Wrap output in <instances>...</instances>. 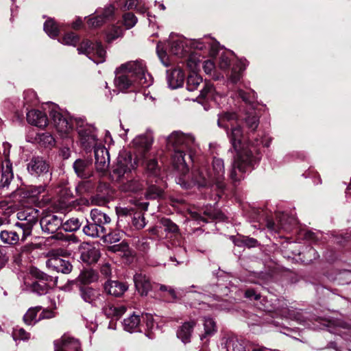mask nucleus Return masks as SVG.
I'll return each instance as SVG.
<instances>
[{"label": "nucleus", "instance_id": "f257e3e1", "mask_svg": "<svg viewBox=\"0 0 351 351\" xmlns=\"http://www.w3.org/2000/svg\"><path fill=\"white\" fill-rule=\"evenodd\" d=\"M218 117V126L226 130L230 141L237 152L230 174V178L237 182L242 178L243 173L254 168L261 159V146L268 147L271 140L261 135L250 136L245 139L239 125V117L234 112H223Z\"/></svg>", "mask_w": 351, "mask_h": 351}, {"label": "nucleus", "instance_id": "f03ea898", "mask_svg": "<svg viewBox=\"0 0 351 351\" xmlns=\"http://www.w3.org/2000/svg\"><path fill=\"white\" fill-rule=\"evenodd\" d=\"M49 116L57 132L62 138L69 137L75 125L80 143L86 152L97 147V130L93 125L86 123L84 118H73L67 114H62L60 108L53 104L49 111Z\"/></svg>", "mask_w": 351, "mask_h": 351}, {"label": "nucleus", "instance_id": "7ed1b4c3", "mask_svg": "<svg viewBox=\"0 0 351 351\" xmlns=\"http://www.w3.org/2000/svg\"><path fill=\"white\" fill-rule=\"evenodd\" d=\"M114 84L119 91L134 90L139 87H148L152 77L147 73L143 60L130 61L121 64L115 71Z\"/></svg>", "mask_w": 351, "mask_h": 351}, {"label": "nucleus", "instance_id": "20e7f679", "mask_svg": "<svg viewBox=\"0 0 351 351\" xmlns=\"http://www.w3.org/2000/svg\"><path fill=\"white\" fill-rule=\"evenodd\" d=\"M167 146L173 150L172 164L173 167L183 175L189 170L185 159L184 150L189 152V158L192 159L193 155L199 149L198 143L191 134H184L180 131L173 132L167 138Z\"/></svg>", "mask_w": 351, "mask_h": 351}, {"label": "nucleus", "instance_id": "39448f33", "mask_svg": "<svg viewBox=\"0 0 351 351\" xmlns=\"http://www.w3.org/2000/svg\"><path fill=\"white\" fill-rule=\"evenodd\" d=\"M224 162L221 158L214 157L212 162V171L206 165L195 166L191 171V183L198 188H208L214 184L219 189L225 186Z\"/></svg>", "mask_w": 351, "mask_h": 351}, {"label": "nucleus", "instance_id": "423d86ee", "mask_svg": "<svg viewBox=\"0 0 351 351\" xmlns=\"http://www.w3.org/2000/svg\"><path fill=\"white\" fill-rule=\"evenodd\" d=\"M234 53L230 51H222L218 60V68L225 73L228 80L232 84L237 83L248 65L246 59H239L233 63Z\"/></svg>", "mask_w": 351, "mask_h": 351}, {"label": "nucleus", "instance_id": "0eeeda50", "mask_svg": "<svg viewBox=\"0 0 351 351\" xmlns=\"http://www.w3.org/2000/svg\"><path fill=\"white\" fill-rule=\"evenodd\" d=\"M77 51L80 54H85L96 64L105 62L106 51L101 42L85 39L77 47Z\"/></svg>", "mask_w": 351, "mask_h": 351}, {"label": "nucleus", "instance_id": "6e6552de", "mask_svg": "<svg viewBox=\"0 0 351 351\" xmlns=\"http://www.w3.org/2000/svg\"><path fill=\"white\" fill-rule=\"evenodd\" d=\"M136 168L135 161L132 162V155L127 152H121L118 157L116 165L113 169V175L116 176L117 181H121L125 178H129V173Z\"/></svg>", "mask_w": 351, "mask_h": 351}, {"label": "nucleus", "instance_id": "1a4fd4ad", "mask_svg": "<svg viewBox=\"0 0 351 351\" xmlns=\"http://www.w3.org/2000/svg\"><path fill=\"white\" fill-rule=\"evenodd\" d=\"M3 146L4 148L3 155L5 156V162L2 164L1 170L0 171V190L1 193L9 189V186L14 178L12 165L8 159L10 145L7 143H4Z\"/></svg>", "mask_w": 351, "mask_h": 351}, {"label": "nucleus", "instance_id": "9d476101", "mask_svg": "<svg viewBox=\"0 0 351 351\" xmlns=\"http://www.w3.org/2000/svg\"><path fill=\"white\" fill-rule=\"evenodd\" d=\"M36 213L34 210H32L31 213L24 210L17 213V217L21 221L16 223V226L23 232L22 241L25 240L32 234V228L38 221Z\"/></svg>", "mask_w": 351, "mask_h": 351}, {"label": "nucleus", "instance_id": "9b49d317", "mask_svg": "<svg viewBox=\"0 0 351 351\" xmlns=\"http://www.w3.org/2000/svg\"><path fill=\"white\" fill-rule=\"evenodd\" d=\"M265 305V311L274 312L277 315L287 318H295L293 311L289 308L287 301L284 298H271Z\"/></svg>", "mask_w": 351, "mask_h": 351}, {"label": "nucleus", "instance_id": "f8f14e48", "mask_svg": "<svg viewBox=\"0 0 351 351\" xmlns=\"http://www.w3.org/2000/svg\"><path fill=\"white\" fill-rule=\"evenodd\" d=\"M81 298L93 306H102L104 302V296L97 289L90 287H81L80 288Z\"/></svg>", "mask_w": 351, "mask_h": 351}, {"label": "nucleus", "instance_id": "ddd939ff", "mask_svg": "<svg viewBox=\"0 0 351 351\" xmlns=\"http://www.w3.org/2000/svg\"><path fill=\"white\" fill-rule=\"evenodd\" d=\"M95 168L98 173L105 174L110 166V155L104 146H97L94 148Z\"/></svg>", "mask_w": 351, "mask_h": 351}, {"label": "nucleus", "instance_id": "4468645a", "mask_svg": "<svg viewBox=\"0 0 351 351\" xmlns=\"http://www.w3.org/2000/svg\"><path fill=\"white\" fill-rule=\"evenodd\" d=\"M114 12V7L111 4L106 6L101 11L97 10L96 15L88 18L87 21L88 26L94 28L101 26L113 18Z\"/></svg>", "mask_w": 351, "mask_h": 351}, {"label": "nucleus", "instance_id": "2eb2a0df", "mask_svg": "<svg viewBox=\"0 0 351 351\" xmlns=\"http://www.w3.org/2000/svg\"><path fill=\"white\" fill-rule=\"evenodd\" d=\"M191 45L193 48L204 51L210 56H216L220 47L219 42L210 37L194 40Z\"/></svg>", "mask_w": 351, "mask_h": 351}, {"label": "nucleus", "instance_id": "dca6fc26", "mask_svg": "<svg viewBox=\"0 0 351 351\" xmlns=\"http://www.w3.org/2000/svg\"><path fill=\"white\" fill-rule=\"evenodd\" d=\"M221 95L216 92L213 85L210 82H205L203 88L200 90L197 100L200 104L204 106V108L207 110L209 107L207 106L208 101H214L217 103L218 99L221 98Z\"/></svg>", "mask_w": 351, "mask_h": 351}, {"label": "nucleus", "instance_id": "f3484780", "mask_svg": "<svg viewBox=\"0 0 351 351\" xmlns=\"http://www.w3.org/2000/svg\"><path fill=\"white\" fill-rule=\"evenodd\" d=\"M49 166L42 157H33L28 162L27 169L33 176L40 177L47 175Z\"/></svg>", "mask_w": 351, "mask_h": 351}, {"label": "nucleus", "instance_id": "a211bd4d", "mask_svg": "<svg viewBox=\"0 0 351 351\" xmlns=\"http://www.w3.org/2000/svg\"><path fill=\"white\" fill-rule=\"evenodd\" d=\"M40 224L43 232L53 234L62 228V218L58 215H46L40 219Z\"/></svg>", "mask_w": 351, "mask_h": 351}, {"label": "nucleus", "instance_id": "6ab92c4d", "mask_svg": "<svg viewBox=\"0 0 351 351\" xmlns=\"http://www.w3.org/2000/svg\"><path fill=\"white\" fill-rule=\"evenodd\" d=\"M80 250V259L88 265L97 263L100 257L99 250L89 243H84Z\"/></svg>", "mask_w": 351, "mask_h": 351}, {"label": "nucleus", "instance_id": "aec40b11", "mask_svg": "<svg viewBox=\"0 0 351 351\" xmlns=\"http://www.w3.org/2000/svg\"><path fill=\"white\" fill-rule=\"evenodd\" d=\"M160 223L164 227L165 231L173 234V239L169 241L173 246L180 247L182 243V239L179 232L178 226L168 218H162Z\"/></svg>", "mask_w": 351, "mask_h": 351}, {"label": "nucleus", "instance_id": "412c9836", "mask_svg": "<svg viewBox=\"0 0 351 351\" xmlns=\"http://www.w3.org/2000/svg\"><path fill=\"white\" fill-rule=\"evenodd\" d=\"M47 266L53 271L69 274L72 270L71 264L60 257H52L47 261Z\"/></svg>", "mask_w": 351, "mask_h": 351}, {"label": "nucleus", "instance_id": "4be33fe9", "mask_svg": "<svg viewBox=\"0 0 351 351\" xmlns=\"http://www.w3.org/2000/svg\"><path fill=\"white\" fill-rule=\"evenodd\" d=\"M55 351H81V344L77 339L70 337H62L56 343Z\"/></svg>", "mask_w": 351, "mask_h": 351}, {"label": "nucleus", "instance_id": "5701e85b", "mask_svg": "<svg viewBox=\"0 0 351 351\" xmlns=\"http://www.w3.org/2000/svg\"><path fill=\"white\" fill-rule=\"evenodd\" d=\"M92 162L87 159H77L73 165L76 175L81 178L87 179L90 177L91 171L90 167Z\"/></svg>", "mask_w": 351, "mask_h": 351}, {"label": "nucleus", "instance_id": "b1692460", "mask_svg": "<svg viewBox=\"0 0 351 351\" xmlns=\"http://www.w3.org/2000/svg\"><path fill=\"white\" fill-rule=\"evenodd\" d=\"M168 44L170 52L176 56H182L184 51L185 39L180 36L171 33L169 36Z\"/></svg>", "mask_w": 351, "mask_h": 351}, {"label": "nucleus", "instance_id": "393cba45", "mask_svg": "<svg viewBox=\"0 0 351 351\" xmlns=\"http://www.w3.org/2000/svg\"><path fill=\"white\" fill-rule=\"evenodd\" d=\"M196 326L195 320L185 322L180 326L177 330V337L184 344L191 341V338L193 332V328Z\"/></svg>", "mask_w": 351, "mask_h": 351}, {"label": "nucleus", "instance_id": "a878e982", "mask_svg": "<svg viewBox=\"0 0 351 351\" xmlns=\"http://www.w3.org/2000/svg\"><path fill=\"white\" fill-rule=\"evenodd\" d=\"M134 282L136 290L141 295H147L152 289L149 278L143 273H137L134 276Z\"/></svg>", "mask_w": 351, "mask_h": 351}, {"label": "nucleus", "instance_id": "bb28decb", "mask_svg": "<svg viewBox=\"0 0 351 351\" xmlns=\"http://www.w3.org/2000/svg\"><path fill=\"white\" fill-rule=\"evenodd\" d=\"M167 80L169 87L176 89L182 86L184 80V73L180 68H176L172 71H167Z\"/></svg>", "mask_w": 351, "mask_h": 351}, {"label": "nucleus", "instance_id": "cd10ccee", "mask_svg": "<svg viewBox=\"0 0 351 351\" xmlns=\"http://www.w3.org/2000/svg\"><path fill=\"white\" fill-rule=\"evenodd\" d=\"M27 121L29 123L39 128L45 127L48 123L46 114L37 110H32L27 112Z\"/></svg>", "mask_w": 351, "mask_h": 351}, {"label": "nucleus", "instance_id": "c85d7f7f", "mask_svg": "<svg viewBox=\"0 0 351 351\" xmlns=\"http://www.w3.org/2000/svg\"><path fill=\"white\" fill-rule=\"evenodd\" d=\"M104 289L107 293L119 297L128 290V286L117 280H110L105 283Z\"/></svg>", "mask_w": 351, "mask_h": 351}, {"label": "nucleus", "instance_id": "c756f323", "mask_svg": "<svg viewBox=\"0 0 351 351\" xmlns=\"http://www.w3.org/2000/svg\"><path fill=\"white\" fill-rule=\"evenodd\" d=\"M227 351H250L248 342L237 337H231L226 340Z\"/></svg>", "mask_w": 351, "mask_h": 351}, {"label": "nucleus", "instance_id": "7c9ffc66", "mask_svg": "<svg viewBox=\"0 0 351 351\" xmlns=\"http://www.w3.org/2000/svg\"><path fill=\"white\" fill-rule=\"evenodd\" d=\"M90 219L101 228H105L106 231L109 229L111 219L107 214L101 210L97 208L92 209L90 211Z\"/></svg>", "mask_w": 351, "mask_h": 351}, {"label": "nucleus", "instance_id": "2f4dec72", "mask_svg": "<svg viewBox=\"0 0 351 351\" xmlns=\"http://www.w3.org/2000/svg\"><path fill=\"white\" fill-rule=\"evenodd\" d=\"M83 232L87 236L93 238H104L107 234L105 228H101L99 225L93 221H87V224L83 228Z\"/></svg>", "mask_w": 351, "mask_h": 351}, {"label": "nucleus", "instance_id": "473e14b6", "mask_svg": "<svg viewBox=\"0 0 351 351\" xmlns=\"http://www.w3.org/2000/svg\"><path fill=\"white\" fill-rule=\"evenodd\" d=\"M279 220L278 223H276L271 219H267L266 222V226L267 228L271 232H278L280 230H284L285 231H289L291 229L289 222H288V218L287 215L282 214L280 217H278Z\"/></svg>", "mask_w": 351, "mask_h": 351}, {"label": "nucleus", "instance_id": "72a5a7b5", "mask_svg": "<svg viewBox=\"0 0 351 351\" xmlns=\"http://www.w3.org/2000/svg\"><path fill=\"white\" fill-rule=\"evenodd\" d=\"M141 319L138 315L132 313L125 318L122 322L123 329L128 332H135L139 330Z\"/></svg>", "mask_w": 351, "mask_h": 351}, {"label": "nucleus", "instance_id": "f704fd0d", "mask_svg": "<svg viewBox=\"0 0 351 351\" xmlns=\"http://www.w3.org/2000/svg\"><path fill=\"white\" fill-rule=\"evenodd\" d=\"M120 189L124 192H137L141 191L144 187V184L138 178L128 180L126 182L123 179L121 180Z\"/></svg>", "mask_w": 351, "mask_h": 351}, {"label": "nucleus", "instance_id": "c9c22d12", "mask_svg": "<svg viewBox=\"0 0 351 351\" xmlns=\"http://www.w3.org/2000/svg\"><path fill=\"white\" fill-rule=\"evenodd\" d=\"M119 5L124 10L135 9L140 14L147 12V8L141 5V0H119Z\"/></svg>", "mask_w": 351, "mask_h": 351}, {"label": "nucleus", "instance_id": "e433bc0d", "mask_svg": "<svg viewBox=\"0 0 351 351\" xmlns=\"http://www.w3.org/2000/svg\"><path fill=\"white\" fill-rule=\"evenodd\" d=\"M103 312L108 317L118 319L126 311V308L123 305H114L112 304H107L103 306Z\"/></svg>", "mask_w": 351, "mask_h": 351}, {"label": "nucleus", "instance_id": "4c0bfd02", "mask_svg": "<svg viewBox=\"0 0 351 351\" xmlns=\"http://www.w3.org/2000/svg\"><path fill=\"white\" fill-rule=\"evenodd\" d=\"M152 143L153 138L150 135H139L132 141V144L135 147L142 149L143 151L149 150Z\"/></svg>", "mask_w": 351, "mask_h": 351}, {"label": "nucleus", "instance_id": "58836bf2", "mask_svg": "<svg viewBox=\"0 0 351 351\" xmlns=\"http://www.w3.org/2000/svg\"><path fill=\"white\" fill-rule=\"evenodd\" d=\"M243 119L251 132H254L259 124V117L254 108L247 112Z\"/></svg>", "mask_w": 351, "mask_h": 351}, {"label": "nucleus", "instance_id": "ea45409f", "mask_svg": "<svg viewBox=\"0 0 351 351\" xmlns=\"http://www.w3.org/2000/svg\"><path fill=\"white\" fill-rule=\"evenodd\" d=\"M1 241L7 245H13L19 241V234L13 230H2L0 232Z\"/></svg>", "mask_w": 351, "mask_h": 351}, {"label": "nucleus", "instance_id": "a19ab883", "mask_svg": "<svg viewBox=\"0 0 351 351\" xmlns=\"http://www.w3.org/2000/svg\"><path fill=\"white\" fill-rule=\"evenodd\" d=\"M44 31L51 38H56L60 30V27L56 22L52 19H47L44 23Z\"/></svg>", "mask_w": 351, "mask_h": 351}, {"label": "nucleus", "instance_id": "79ce46f5", "mask_svg": "<svg viewBox=\"0 0 351 351\" xmlns=\"http://www.w3.org/2000/svg\"><path fill=\"white\" fill-rule=\"evenodd\" d=\"M40 306L32 307L28 309L23 316V321L27 325H34L40 319H37V314L40 311Z\"/></svg>", "mask_w": 351, "mask_h": 351}, {"label": "nucleus", "instance_id": "37998d69", "mask_svg": "<svg viewBox=\"0 0 351 351\" xmlns=\"http://www.w3.org/2000/svg\"><path fill=\"white\" fill-rule=\"evenodd\" d=\"M78 279L83 284H90L97 280L98 276L93 269H85L80 273Z\"/></svg>", "mask_w": 351, "mask_h": 351}, {"label": "nucleus", "instance_id": "c03bdc74", "mask_svg": "<svg viewBox=\"0 0 351 351\" xmlns=\"http://www.w3.org/2000/svg\"><path fill=\"white\" fill-rule=\"evenodd\" d=\"M204 334L200 336L202 340L208 336L213 335L217 330L216 323L214 319L210 317H205L204 318Z\"/></svg>", "mask_w": 351, "mask_h": 351}, {"label": "nucleus", "instance_id": "a18cd8bd", "mask_svg": "<svg viewBox=\"0 0 351 351\" xmlns=\"http://www.w3.org/2000/svg\"><path fill=\"white\" fill-rule=\"evenodd\" d=\"M95 188V183L90 180H84L80 182L75 186V191L79 195L90 193Z\"/></svg>", "mask_w": 351, "mask_h": 351}, {"label": "nucleus", "instance_id": "49530a36", "mask_svg": "<svg viewBox=\"0 0 351 351\" xmlns=\"http://www.w3.org/2000/svg\"><path fill=\"white\" fill-rule=\"evenodd\" d=\"M202 82V77L196 73H191L186 80V89L189 91L196 90Z\"/></svg>", "mask_w": 351, "mask_h": 351}, {"label": "nucleus", "instance_id": "de8ad7c7", "mask_svg": "<svg viewBox=\"0 0 351 351\" xmlns=\"http://www.w3.org/2000/svg\"><path fill=\"white\" fill-rule=\"evenodd\" d=\"M123 34V29L120 26L112 25L110 29L106 32V40L108 43H111L115 39L121 37Z\"/></svg>", "mask_w": 351, "mask_h": 351}, {"label": "nucleus", "instance_id": "09e8293b", "mask_svg": "<svg viewBox=\"0 0 351 351\" xmlns=\"http://www.w3.org/2000/svg\"><path fill=\"white\" fill-rule=\"evenodd\" d=\"M82 225V223L77 218H71L65 222L62 221V228L66 232H75Z\"/></svg>", "mask_w": 351, "mask_h": 351}, {"label": "nucleus", "instance_id": "8fccbe9b", "mask_svg": "<svg viewBox=\"0 0 351 351\" xmlns=\"http://www.w3.org/2000/svg\"><path fill=\"white\" fill-rule=\"evenodd\" d=\"M32 291L39 295H44L47 293L49 286L43 280H38L33 282L32 285Z\"/></svg>", "mask_w": 351, "mask_h": 351}, {"label": "nucleus", "instance_id": "3c124183", "mask_svg": "<svg viewBox=\"0 0 351 351\" xmlns=\"http://www.w3.org/2000/svg\"><path fill=\"white\" fill-rule=\"evenodd\" d=\"M237 94L247 104L252 105L256 99V93L253 90H250L249 92L246 93L241 89H238Z\"/></svg>", "mask_w": 351, "mask_h": 351}, {"label": "nucleus", "instance_id": "603ef678", "mask_svg": "<svg viewBox=\"0 0 351 351\" xmlns=\"http://www.w3.org/2000/svg\"><path fill=\"white\" fill-rule=\"evenodd\" d=\"M163 191L156 185H150L148 186L145 196L147 199H155L162 196Z\"/></svg>", "mask_w": 351, "mask_h": 351}, {"label": "nucleus", "instance_id": "864d4df0", "mask_svg": "<svg viewBox=\"0 0 351 351\" xmlns=\"http://www.w3.org/2000/svg\"><path fill=\"white\" fill-rule=\"evenodd\" d=\"M132 223L136 229H142L145 226L144 215L141 212L134 213L132 217Z\"/></svg>", "mask_w": 351, "mask_h": 351}, {"label": "nucleus", "instance_id": "5fc2aeb1", "mask_svg": "<svg viewBox=\"0 0 351 351\" xmlns=\"http://www.w3.org/2000/svg\"><path fill=\"white\" fill-rule=\"evenodd\" d=\"M136 16L132 12H127L123 15V25L127 29L133 27L137 23Z\"/></svg>", "mask_w": 351, "mask_h": 351}, {"label": "nucleus", "instance_id": "6e6d98bb", "mask_svg": "<svg viewBox=\"0 0 351 351\" xmlns=\"http://www.w3.org/2000/svg\"><path fill=\"white\" fill-rule=\"evenodd\" d=\"M39 143L45 147H53L55 145V138L49 132H45L39 134Z\"/></svg>", "mask_w": 351, "mask_h": 351}, {"label": "nucleus", "instance_id": "4d7b16f0", "mask_svg": "<svg viewBox=\"0 0 351 351\" xmlns=\"http://www.w3.org/2000/svg\"><path fill=\"white\" fill-rule=\"evenodd\" d=\"M202 60L197 57V54L194 53L189 56L187 60L186 65L191 70L192 73H196L201 66Z\"/></svg>", "mask_w": 351, "mask_h": 351}, {"label": "nucleus", "instance_id": "13d9d810", "mask_svg": "<svg viewBox=\"0 0 351 351\" xmlns=\"http://www.w3.org/2000/svg\"><path fill=\"white\" fill-rule=\"evenodd\" d=\"M80 40V38L73 32L66 34L62 40L61 43L66 45L75 46Z\"/></svg>", "mask_w": 351, "mask_h": 351}, {"label": "nucleus", "instance_id": "bf43d9fd", "mask_svg": "<svg viewBox=\"0 0 351 351\" xmlns=\"http://www.w3.org/2000/svg\"><path fill=\"white\" fill-rule=\"evenodd\" d=\"M202 67L206 74L211 75L216 80L219 79V77L215 75V64L212 60H208L204 61Z\"/></svg>", "mask_w": 351, "mask_h": 351}, {"label": "nucleus", "instance_id": "052dcab7", "mask_svg": "<svg viewBox=\"0 0 351 351\" xmlns=\"http://www.w3.org/2000/svg\"><path fill=\"white\" fill-rule=\"evenodd\" d=\"M14 340H28L30 338V334L27 332L23 328L16 327L12 332Z\"/></svg>", "mask_w": 351, "mask_h": 351}, {"label": "nucleus", "instance_id": "680f3d73", "mask_svg": "<svg viewBox=\"0 0 351 351\" xmlns=\"http://www.w3.org/2000/svg\"><path fill=\"white\" fill-rule=\"evenodd\" d=\"M156 52L162 64L165 66H169L170 65V62L166 51L163 50L161 43H158L157 44Z\"/></svg>", "mask_w": 351, "mask_h": 351}, {"label": "nucleus", "instance_id": "e2e57ef3", "mask_svg": "<svg viewBox=\"0 0 351 351\" xmlns=\"http://www.w3.org/2000/svg\"><path fill=\"white\" fill-rule=\"evenodd\" d=\"M25 105L34 104L36 101V94L33 90H27L23 93Z\"/></svg>", "mask_w": 351, "mask_h": 351}, {"label": "nucleus", "instance_id": "0e129e2a", "mask_svg": "<svg viewBox=\"0 0 351 351\" xmlns=\"http://www.w3.org/2000/svg\"><path fill=\"white\" fill-rule=\"evenodd\" d=\"M235 244L238 246L243 245L248 247H255L258 244V241L254 238L243 237L242 240L235 241Z\"/></svg>", "mask_w": 351, "mask_h": 351}, {"label": "nucleus", "instance_id": "69168bd1", "mask_svg": "<svg viewBox=\"0 0 351 351\" xmlns=\"http://www.w3.org/2000/svg\"><path fill=\"white\" fill-rule=\"evenodd\" d=\"M147 171L153 176H156L158 173V162L155 159L149 160L146 164Z\"/></svg>", "mask_w": 351, "mask_h": 351}, {"label": "nucleus", "instance_id": "338daca9", "mask_svg": "<svg viewBox=\"0 0 351 351\" xmlns=\"http://www.w3.org/2000/svg\"><path fill=\"white\" fill-rule=\"evenodd\" d=\"M121 236L119 232H112L110 228L107 230L106 237L104 239L110 243H116L121 240Z\"/></svg>", "mask_w": 351, "mask_h": 351}, {"label": "nucleus", "instance_id": "774afa93", "mask_svg": "<svg viewBox=\"0 0 351 351\" xmlns=\"http://www.w3.org/2000/svg\"><path fill=\"white\" fill-rule=\"evenodd\" d=\"M45 186L40 185V186H32L28 189V196L29 197H36L39 194L45 192Z\"/></svg>", "mask_w": 351, "mask_h": 351}]
</instances>
